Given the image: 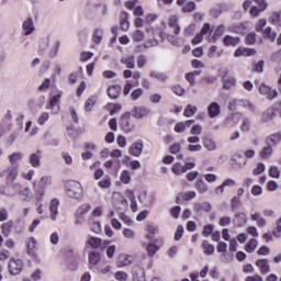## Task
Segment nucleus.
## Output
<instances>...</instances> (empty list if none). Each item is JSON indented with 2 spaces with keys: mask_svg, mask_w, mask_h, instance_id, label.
I'll use <instances>...</instances> for the list:
<instances>
[{
  "mask_svg": "<svg viewBox=\"0 0 281 281\" xmlns=\"http://www.w3.org/2000/svg\"><path fill=\"white\" fill-rule=\"evenodd\" d=\"M2 177H5L7 186H13V188L18 189L21 188V184L14 183V181H16V177H19V170L16 169V167L11 166L7 170L2 171L0 173V179Z\"/></svg>",
  "mask_w": 281,
  "mask_h": 281,
  "instance_id": "f257e3e1",
  "label": "nucleus"
},
{
  "mask_svg": "<svg viewBox=\"0 0 281 281\" xmlns=\"http://www.w3.org/2000/svg\"><path fill=\"white\" fill-rule=\"evenodd\" d=\"M66 190L68 196L71 199H80L82 196V184L76 180L68 181L66 183Z\"/></svg>",
  "mask_w": 281,
  "mask_h": 281,
  "instance_id": "f03ea898",
  "label": "nucleus"
},
{
  "mask_svg": "<svg viewBox=\"0 0 281 281\" xmlns=\"http://www.w3.org/2000/svg\"><path fill=\"white\" fill-rule=\"evenodd\" d=\"M187 140L189 143V146H188L189 153H201V150H203V146L200 144L201 137L196 135L189 136Z\"/></svg>",
  "mask_w": 281,
  "mask_h": 281,
  "instance_id": "7ed1b4c3",
  "label": "nucleus"
},
{
  "mask_svg": "<svg viewBox=\"0 0 281 281\" xmlns=\"http://www.w3.org/2000/svg\"><path fill=\"white\" fill-rule=\"evenodd\" d=\"M48 186H52V178L48 176H44L40 180L38 189H36V192L38 194L37 201H42L43 196H45V190Z\"/></svg>",
  "mask_w": 281,
  "mask_h": 281,
  "instance_id": "20e7f679",
  "label": "nucleus"
},
{
  "mask_svg": "<svg viewBox=\"0 0 281 281\" xmlns=\"http://www.w3.org/2000/svg\"><path fill=\"white\" fill-rule=\"evenodd\" d=\"M9 271L11 276H19L23 271V261L21 259H11L9 261Z\"/></svg>",
  "mask_w": 281,
  "mask_h": 281,
  "instance_id": "39448f33",
  "label": "nucleus"
},
{
  "mask_svg": "<svg viewBox=\"0 0 281 281\" xmlns=\"http://www.w3.org/2000/svg\"><path fill=\"white\" fill-rule=\"evenodd\" d=\"M85 247L86 249H100V247H102V238L88 235L85 243Z\"/></svg>",
  "mask_w": 281,
  "mask_h": 281,
  "instance_id": "423d86ee",
  "label": "nucleus"
},
{
  "mask_svg": "<svg viewBox=\"0 0 281 281\" xmlns=\"http://www.w3.org/2000/svg\"><path fill=\"white\" fill-rule=\"evenodd\" d=\"M273 117H276V108H268L260 114V123L269 124V122H273Z\"/></svg>",
  "mask_w": 281,
  "mask_h": 281,
  "instance_id": "0eeeda50",
  "label": "nucleus"
},
{
  "mask_svg": "<svg viewBox=\"0 0 281 281\" xmlns=\"http://www.w3.org/2000/svg\"><path fill=\"white\" fill-rule=\"evenodd\" d=\"M192 199H196V191L180 192L176 196V203L179 205L183 203V201H192Z\"/></svg>",
  "mask_w": 281,
  "mask_h": 281,
  "instance_id": "6e6552de",
  "label": "nucleus"
},
{
  "mask_svg": "<svg viewBox=\"0 0 281 281\" xmlns=\"http://www.w3.org/2000/svg\"><path fill=\"white\" fill-rule=\"evenodd\" d=\"M259 93H261L262 95H266L268 100H273V98H278V91H276L274 89H271V87L265 83H261L259 86Z\"/></svg>",
  "mask_w": 281,
  "mask_h": 281,
  "instance_id": "1a4fd4ad",
  "label": "nucleus"
},
{
  "mask_svg": "<svg viewBox=\"0 0 281 281\" xmlns=\"http://www.w3.org/2000/svg\"><path fill=\"white\" fill-rule=\"evenodd\" d=\"M150 113V109L146 106H136L132 110V115L136 120H142L144 117H147V115Z\"/></svg>",
  "mask_w": 281,
  "mask_h": 281,
  "instance_id": "9d476101",
  "label": "nucleus"
},
{
  "mask_svg": "<svg viewBox=\"0 0 281 281\" xmlns=\"http://www.w3.org/2000/svg\"><path fill=\"white\" fill-rule=\"evenodd\" d=\"M225 34V26L224 25H218L213 30V34L207 36V42L209 43H216L221 36Z\"/></svg>",
  "mask_w": 281,
  "mask_h": 281,
  "instance_id": "9b49d317",
  "label": "nucleus"
},
{
  "mask_svg": "<svg viewBox=\"0 0 281 281\" xmlns=\"http://www.w3.org/2000/svg\"><path fill=\"white\" fill-rule=\"evenodd\" d=\"M233 104L237 106H243V109H247L251 113H256V105H254V103H251V101L247 99L235 100L233 101Z\"/></svg>",
  "mask_w": 281,
  "mask_h": 281,
  "instance_id": "f8f14e48",
  "label": "nucleus"
},
{
  "mask_svg": "<svg viewBox=\"0 0 281 281\" xmlns=\"http://www.w3.org/2000/svg\"><path fill=\"white\" fill-rule=\"evenodd\" d=\"M168 26L171 27V30H173V34L176 36H179V34L181 33V26H179V18H177V15H171L169 18Z\"/></svg>",
  "mask_w": 281,
  "mask_h": 281,
  "instance_id": "ddd939ff",
  "label": "nucleus"
},
{
  "mask_svg": "<svg viewBox=\"0 0 281 281\" xmlns=\"http://www.w3.org/2000/svg\"><path fill=\"white\" fill-rule=\"evenodd\" d=\"M207 114L212 120H214V117H218L221 115V105L217 102H212L207 106Z\"/></svg>",
  "mask_w": 281,
  "mask_h": 281,
  "instance_id": "4468645a",
  "label": "nucleus"
},
{
  "mask_svg": "<svg viewBox=\"0 0 281 281\" xmlns=\"http://www.w3.org/2000/svg\"><path fill=\"white\" fill-rule=\"evenodd\" d=\"M256 267H258L262 276H267V273L271 271V267L269 266V259H258L256 261Z\"/></svg>",
  "mask_w": 281,
  "mask_h": 281,
  "instance_id": "2eb2a0df",
  "label": "nucleus"
},
{
  "mask_svg": "<svg viewBox=\"0 0 281 281\" xmlns=\"http://www.w3.org/2000/svg\"><path fill=\"white\" fill-rule=\"evenodd\" d=\"M144 151V144L142 142H135L131 145L128 153L130 155H133V157H139L142 153Z\"/></svg>",
  "mask_w": 281,
  "mask_h": 281,
  "instance_id": "dca6fc26",
  "label": "nucleus"
},
{
  "mask_svg": "<svg viewBox=\"0 0 281 281\" xmlns=\"http://www.w3.org/2000/svg\"><path fill=\"white\" fill-rule=\"evenodd\" d=\"M41 155H43V151L41 150H37L36 153L30 155L29 162L32 168H41Z\"/></svg>",
  "mask_w": 281,
  "mask_h": 281,
  "instance_id": "f3484780",
  "label": "nucleus"
},
{
  "mask_svg": "<svg viewBox=\"0 0 281 281\" xmlns=\"http://www.w3.org/2000/svg\"><path fill=\"white\" fill-rule=\"evenodd\" d=\"M58 205H60L58 199H53L49 203L48 210L50 212L52 221H56V218H58Z\"/></svg>",
  "mask_w": 281,
  "mask_h": 281,
  "instance_id": "a211bd4d",
  "label": "nucleus"
},
{
  "mask_svg": "<svg viewBox=\"0 0 281 281\" xmlns=\"http://www.w3.org/2000/svg\"><path fill=\"white\" fill-rule=\"evenodd\" d=\"M202 143H203L204 148H206V150H209L210 153H214V150H216V142L213 140L212 137L204 136L202 138Z\"/></svg>",
  "mask_w": 281,
  "mask_h": 281,
  "instance_id": "6ab92c4d",
  "label": "nucleus"
},
{
  "mask_svg": "<svg viewBox=\"0 0 281 281\" xmlns=\"http://www.w3.org/2000/svg\"><path fill=\"white\" fill-rule=\"evenodd\" d=\"M22 27L24 31V35L30 36V34L34 32V20H32V18H29L23 22Z\"/></svg>",
  "mask_w": 281,
  "mask_h": 281,
  "instance_id": "aec40b11",
  "label": "nucleus"
},
{
  "mask_svg": "<svg viewBox=\"0 0 281 281\" xmlns=\"http://www.w3.org/2000/svg\"><path fill=\"white\" fill-rule=\"evenodd\" d=\"M120 27L123 32H127L128 27H131V24L128 23V13H126V11H123L120 15Z\"/></svg>",
  "mask_w": 281,
  "mask_h": 281,
  "instance_id": "412c9836",
  "label": "nucleus"
},
{
  "mask_svg": "<svg viewBox=\"0 0 281 281\" xmlns=\"http://www.w3.org/2000/svg\"><path fill=\"white\" fill-rule=\"evenodd\" d=\"M280 142H281L280 133L271 134L270 136H268L266 138L267 146H278V144H280Z\"/></svg>",
  "mask_w": 281,
  "mask_h": 281,
  "instance_id": "4be33fe9",
  "label": "nucleus"
},
{
  "mask_svg": "<svg viewBox=\"0 0 281 281\" xmlns=\"http://www.w3.org/2000/svg\"><path fill=\"white\" fill-rule=\"evenodd\" d=\"M194 188L199 194H205V192L210 190V186H207L203 179L196 180Z\"/></svg>",
  "mask_w": 281,
  "mask_h": 281,
  "instance_id": "5701e85b",
  "label": "nucleus"
},
{
  "mask_svg": "<svg viewBox=\"0 0 281 281\" xmlns=\"http://www.w3.org/2000/svg\"><path fill=\"white\" fill-rule=\"evenodd\" d=\"M235 225L237 227H243L247 225V215L244 212L235 213Z\"/></svg>",
  "mask_w": 281,
  "mask_h": 281,
  "instance_id": "b1692460",
  "label": "nucleus"
},
{
  "mask_svg": "<svg viewBox=\"0 0 281 281\" xmlns=\"http://www.w3.org/2000/svg\"><path fill=\"white\" fill-rule=\"evenodd\" d=\"M132 263H133V260L131 259V256H128V255L121 254L117 257V266L119 267H128Z\"/></svg>",
  "mask_w": 281,
  "mask_h": 281,
  "instance_id": "393cba45",
  "label": "nucleus"
},
{
  "mask_svg": "<svg viewBox=\"0 0 281 281\" xmlns=\"http://www.w3.org/2000/svg\"><path fill=\"white\" fill-rule=\"evenodd\" d=\"M121 92H122L121 86H111L108 88V95L109 98H112V100H116V98H120Z\"/></svg>",
  "mask_w": 281,
  "mask_h": 281,
  "instance_id": "a878e982",
  "label": "nucleus"
},
{
  "mask_svg": "<svg viewBox=\"0 0 281 281\" xmlns=\"http://www.w3.org/2000/svg\"><path fill=\"white\" fill-rule=\"evenodd\" d=\"M122 65H125L127 69H135V56L127 55L121 58Z\"/></svg>",
  "mask_w": 281,
  "mask_h": 281,
  "instance_id": "bb28decb",
  "label": "nucleus"
},
{
  "mask_svg": "<svg viewBox=\"0 0 281 281\" xmlns=\"http://www.w3.org/2000/svg\"><path fill=\"white\" fill-rule=\"evenodd\" d=\"M238 43H240V38L231 35H226L223 40V44L225 45V47H236Z\"/></svg>",
  "mask_w": 281,
  "mask_h": 281,
  "instance_id": "cd10ccee",
  "label": "nucleus"
},
{
  "mask_svg": "<svg viewBox=\"0 0 281 281\" xmlns=\"http://www.w3.org/2000/svg\"><path fill=\"white\" fill-rule=\"evenodd\" d=\"M263 34V38H268V41H276V36H278V34H276V32H273V30H271V26L266 27L262 31Z\"/></svg>",
  "mask_w": 281,
  "mask_h": 281,
  "instance_id": "c85d7f7f",
  "label": "nucleus"
},
{
  "mask_svg": "<svg viewBox=\"0 0 281 281\" xmlns=\"http://www.w3.org/2000/svg\"><path fill=\"white\" fill-rule=\"evenodd\" d=\"M88 258L90 265H98L101 260L100 254L95 250L90 251Z\"/></svg>",
  "mask_w": 281,
  "mask_h": 281,
  "instance_id": "c756f323",
  "label": "nucleus"
},
{
  "mask_svg": "<svg viewBox=\"0 0 281 281\" xmlns=\"http://www.w3.org/2000/svg\"><path fill=\"white\" fill-rule=\"evenodd\" d=\"M13 227H14V222H12V221L3 223L2 226H1L2 234L4 236H10Z\"/></svg>",
  "mask_w": 281,
  "mask_h": 281,
  "instance_id": "7c9ffc66",
  "label": "nucleus"
},
{
  "mask_svg": "<svg viewBox=\"0 0 281 281\" xmlns=\"http://www.w3.org/2000/svg\"><path fill=\"white\" fill-rule=\"evenodd\" d=\"M240 131H243V133H247V132L251 131V119L244 117L241 120Z\"/></svg>",
  "mask_w": 281,
  "mask_h": 281,
  "instance_id": "2f4dec72",
  "label": "nucleus"
},
{
  "mask_svg": "<svg viewBox=\"0 0 281 281\" xmlns=\"http://www.w3.org/2000/svg\"><path fill=\"white\" fill-rule=\"evenodd\" d=\"M270 22L272 25H281V11H274L270 15Z\"/></svg>",
  "mask_w": 281,
  "mask_h": 281,
  "instance_id": "473e14b6",
  "label": "nucleus"
},
{
  "mask_svg": "<svg viewBox=\"0 0 281 281\" xmlns=\"http://www.w3.org/2000/svg\"><path fill=\"white\" fill-rule=\"evenodd\" d=\"M202 249L206 256H212V254H214V246L207 240L202 241Z\"/></svg>",
  "mask_w": 281,
  "mask_h": 281,
  "instance_id": "72a5a7b5",
  "label": "nucleus"
},
{
  "mask_svg": "<svg viewBox=\"0 0 281 281\" xmlns=\"http://www.w3.org/2000/svg\"><path fill=\"white\" fill-rule=\"evenodd\" d=\"M271 155H273V147H271V145H267L260 151V157H262V159H269Z\"/></svg>",
  "mask_w": 281,
  "mask_h": 281,
  "instance_id": "f704fd0d",
  "label": "nucleus"
},
{
  "mask_svg": "<svg viewBox=\"0 0 281 281\" xmlns=\"http://www.w3.org/2000/svg\"><path fill=\"white\" fill-rule=\"evenodd\" d=\"M258 247V240L256 239H250L246 247L245 250L247 251V254H254V251H256V248Z\"/></svg>",
  "mask_w": 281,
  "mask_h": 281,
  "instance_id": "c9c22d12",
  "label": "nucleus"
},
{
  "mask_svg": "<svg viewBox=\"0 0 281 281\" xmlns=\"http://www.w3.org/2000/svg\"><path fill=\"white\" fill-rule=\"evenodd\" d=\"M26 249L27 254H34V249H36V239L34 237L26 239Z\"/></svg>",
  "mask_w": 281,
  "mask_h": 281,
  "instance_id": "e433bc0d",
  "label": "nucleus"
},
{
  "mask_svg": "<svg viewBox=\"0 0 281 281\" xmlns=\"http://www.w3.org/2000/svg\"><path fill=\"white\" fill-rule=\"evenodd\" d=\"M223 89H232V87H236V78L234 77H226L223 79Z\"/></svg>",
  "mask_w": 281,
  "mask_h": 281,
  "instance_id": "4c0bfd02",
  "label": "nucleus"
},
{
  "mask_svg": "<svg viewBox=\"0 0 281 281\" xmlns=\"http://www.w3.org/2000/svg\"><path fill=\"white\" fill-rule=\"evenodd\" d=\"M198 109L196 106L192 105V104H188L184 109L183 115L184 117H192V115H194V113H196Z\"/></svg>",
  "mask_w": 281,
  "mask_h": 281,
  "instance_id": "58836bf2",
  "label": "nucleus"
},
{
  "mask_svg": "<svg viewBox=\"0 0 281 281\" xmlns=\"http://www.w3.org/2000/svg\"><path fill=\"white\" fill-rule=\"evenodd\" d=\"M121 126L125 133H131V123H128V114L123 115Z\"/></svg>",
  "mask_w": 281,
  "mask_h": 281,
  "instance_id": "ea45409f",
  "label": "nucleus"
},
{
  "mask_svg": "<svg viewBox=\"0 0 281 281\" xmlns=\"http://www.w3.org/2000/svg\"><path fill=\"white\" fill-rule=\"evenodd\" d=\"M102 36H103L102 30L95 29L93 32L92 41H94L97 45H100V43H102Z\"/></svg>",
  "mask_w": 281,
  "mask_h": 281,
  "instance_id": "a19ab883",
  "label": "nucleus"
},
{
  "mask_svg": "<svg viewBox=\"0 0 281 281\" xmlns=\"http://www.w3.org/2000/svg\"><path fill=\"white\" fill-rule=\"evenodd\" d=\"M21 159H23L22 153H13L9 156V161L12 166H15L16 161H21Z\"/></svg>",
  "mask_w": 281,
  "mask_h": 281,
  "instance_id": "79ce46f5",
  "label": "nucleus"
},
{
  "mask_svg": "<svg viewBox=\"0 0 281 281\" xmlns=\"http://www.w3.org/2000/svg\"><path fill=\"white\" fill-rule=\"evenodd\" d=\"M147 232H148L147 238L150 239V238H153V236H155V234H157L159 232V226H157L155 224H149L147 226Z\"/></svg>",
  "mask_w": 281,
  "mask_h": 281,
  "instance_id": "37998d69",
  "label": "nucleus"
},
{
  "mask_svg": "<svg viewBox=\"0 0 281 281\" xmlns=\"http://www.w3.org/2000/svg\"><path fill=\"white\" fill-rule=\"evenodd\" d=\"M149 76L151 78H155L156 80H160V82H166V80H168V76L161 74V72H155V71H150Z\"/></svg>",
  "mask_w": 281,
  "mask_h": 281,
  "instance_id": "c03bdc74",
  "label": "nucleus"
},
{
  "mask_svg": "<svg viewBox=\"0 0 281 281\" xmlns=\"http://www.w3.org/2000/svg\"><path fill=\"white\" fill-rule=\"evenodd\" d=\"M95 102H97V99L95 97H90L86 103H85V109L86 111H92L93 110V106H95Z\"/></svg>",
  "mask_w": 281,
  "mask_h": 281,
  "instance_id": "a18cd8bd",
  "label": "nucleus"
},
{
  "mask_svg": "<svg viewBox=\"0 0 281 281\" xmlns=\"http://www.w3.org/2000/svg\"><path fill=\"white\" fill-rule=\"evenodd\" d=\"M89 210H91L90 204H82L77 210V216H85V214H87V212H89Z\"/></svg>",
  "mask_w": 281,
  "mask_h": 281,
  "instance_id": "49530a36",
  "label": "nucleus"
},
{
  "mask_svg": "<svg viewBox=\"0 0 281 281\" xmlns=\"http://www.w3.org/2000/svg\"><path fill=\"white\" fill-rule=\"evenodd\" d=\"M214 32V29H212V26L209 24V23H205L202 29H201V32L200 34L202 36H205L207 34H210V36H212V33Z\"/></svg>",
  "mask_w": 281,
  "mask_h": 281,
  "instance_id": "de8ad7c7",
  "label": "nucleus"
},
{
  "mask_svg": "<svg viewBox=\"0 0 281 281\" xmlns=\"http://www.w3.org/2000/svg\"><path fill=\"white\" fill-rule=\"evenodd\" d=\"M265 69V60H259L257 63H254L252 70H255L257 74H262Z\"/></svg>",
  "mask_w": 281,
  "mask_h": 281,
  "instance_id": "09e8293b",
  "label": "nucleus"
},
{
  "mask_svg": "<svg viewBox=\"0 0 281 281\" xmlns=\"http://www.w3.org/2000/svg\"><path fill=\"white\" fill-rule=\"evenodd\" d=\"M213 232H214V225L207 224V225H205V226L203 227L202 234H203V236H204L205 238H209V236H212Z\"/></svg>",
  "mask_w": 281,
  "mask_h": 281,
  "instance_id": "8fccbe9b",
  "label": "nucleus"
},
{
  "mask_svg": "<svg viewBox=\"0 0 281 281\" xmlns=\"http://www.w3.org/2000/svg\"><path fill=\"white\" fill-rule=\"evenodd\" d=\"M121 181L122 183H125V184L131 183L132 179H131V172L128 170L122 171Z\"/></svg>",
  "mask_w": 281,
  "mask_h": 281,
  "instance_id": "3c124183",
  "label": "nucleus"
},
{
  "mask_svg": "<svg viewBox=\"0 0 281 281\" xmlns=\"http://www.w3.org/2000/svg\"><path fill=\"white\" fill-rule=\"evenodd\" d=\"M269 176L272 177V179H280V169L276 166H271L269 168Z\"/></svg>",
  "mask_w": 281,
  "mask_h": 281,
  "instance_id": "603ef678",
  "label": "nucleus"
},
{
  "mask_svg": "<svg viewBox=\"0 0 281 281\" xmlns=\"http://www.w3.org/2000/svg\"><path fill=\"white\" fill-rule=\"evenodd\" d=\"M58 47H60V41H55L53 43V47H52V49L49 52L50 58L56 57V54H58Z\"/></svg>",
  "mask_w": 281,
  "mask_h": 281,
  "instance_id": "864d4df0",
  "label": "nucleus"
},
{
  "mask_svg": "<svg viewBox=\"0 0 281 281\" xmlns=\"http://www.w3.org/2000/svg\"><path fill=\"white\" fill-rule=\"evenodd\" d=\"M194 30H196V24H189L187 27H184L183 34L186 36H192V34H194Z\"/></svg>",
  "mask_w": 281,
  "mask_h": 281,
  "instance_id": "5fc2aeb1",
  "label": "nucleus"
},
{
  "mask_svg": "<svg viewBox=\"0 0 281 281\" xmlns=\"http://www.w3.org/2000/svg\"><path fill=\"white\" fill-rule=\"evenodd\" d=\"M241 203H240V198L238 196H234L232 200H231V210H238V207H240Z\"/></svg>",
  "mask_w": 281,
  "mask_h": 281,
  "instance_id": "6e6d98bb",
  "label": "nucleus"
},
{
  "mask_svg": "<svg viewBox=\"0 0 281 281\" xmlns=\"http://www.w3.org/2000/svg\"><path fill=\"white\" fill-rule=\"evenodd\" d=\"M171 170L173 175H183V172H186L183 166H181L179 162L175 164Z\"/></svg>",
  "mask_w": 281,
  "mask_h": 281,
  "instance_id": "4d7b16f0",
  "label": "nucleus"
},
{
  "mask_svg": "<svg viewBox=\"0 0 281 281\" xmlns=\"http://www.w3.org/2000/svg\"><path fill=\"white\" fill-rule=\"evenodd\" d=\"M167 41H169L171 45H176V47H179V45H181L177 35L167 34Z\"/></svg>",
  "mask_w": 281,
  "mask_h": 281,
  "instance_id": "13d9d810",
  "label": "nucleus"
},
{
  "mask_svg": "<svg viewBox=\"0 0 281 281\" xmlns=\"http://www.w3.org/2000/svg\"><path fill=\"white\" fill-rule=\"evenodd\" d=\"M266 25H267V20L260 19V20L256 23V25H255L256 32H263Z\"/></svg>",
  "mask_w": 281,
  "mask_h": 281,
  "instance_id": "bf43d9fd",
  "label": "nucleus"
},
{
  "mask_svg": "<svg viewBox=\"0 0 281 281\" xmlns=\"http://www.w3.org/2000/svg\"><path fill=\"white\" fill-rule=\"evenodd\" d=\"M133 38L135 43H140V41H144V32L142 30H136L133 34Z\"/></svg>",
  "mask_w": 281,
  "mask_h": 281,
  "instance_id": "052dcab7",
  "label": "nucleus"
},
{
  "mask_svg": "<svg viewBox=\"0 0 281 281\" xmlns=\"http://www.w3.org/2000/svg\"><path fill=\"white\" fill-rule=\"evenodd\" d=\"M20 194L24 196V201H30V199H32V189H30V187H26L20 192Z\"/></svg>",
  "mask_w": 281,
  "mask_h": 281,
  "instance_id": "680f3d73",
  "label": "nucleus"
},
{
  "mask_svg": "<svg viewBox=\"0 0 281 281\" xmlns=\"http://www.w3.org/2000/svg\"><path fill=\"white\" fill-rule=\"evenodd\" d=\"M183 12H194L196 10V3L194 2H188L187 4L183 5L182 8Z\"/></svg>",
  "mask_w": 281,
  "mask_h": 281,
  "instance_id": "e2e57ef3",
  "label": "nucleus"
},
{
  "mask_svg": "<svg viewBox=\"0 0 281 281\" xmlns=\"http://www.w3.org/2000/svg\"><path fill=\"white\" fill-rule=\"evenodd\" d=\"M191 135H201L203 133V127L200 124L193 125L190 131Z\"/></svg>",
  "mask_w": 281,
  "mask_h": 281,
  "instance_id": "0e129e2a",
  "label": "nucleus"
},
{
  "mask_svg": "<svg viewBox=\"0 0 281 281\" xmlns=\"http://www.w3.org/2000/svg\"><path fill=\"white\" fill-rule=\"evenodd\" d=\"M47 120H49V113L42 112L41 115L37 119V123L43 125V124H45V122H47Z\"/></svg>",
  "mask_w": 281,
  "mask_h": 281,
  "instance_id": "69168bd1",
  "label": "nucleus"
},
{
  "mask_svg": "<svg viewBox=\"0 0 281 281\" xmlns=\"http://www.w3.org/2000/svg\"><path fill=\"white\" fill-rule=\"evenodd\" d=\"M58 102H60V94H57L50 99L48 109H54V106L58 105Z\"/></svg>",
  "mask_w": 281,
  "mask_h": 281,
  "instance_id": "338daca9",
  "label": "nucleus"
},
{
  "mask_svg": "<svg viewBox=\"0 0 281 281\" xmlns=\"http://www.w3.org/2000/svg\"><path fill=\"white\" fill-rule=\"evenodd\" d=\"M115 278L119 281H126V280H128V274L124 271H119L115 273Z\"/></svg>",
  "mask_w": 281,
  "mask_h": 281,
  "instance_id": "774afa93",
  "label": "nucleus"
}]
</instances>
